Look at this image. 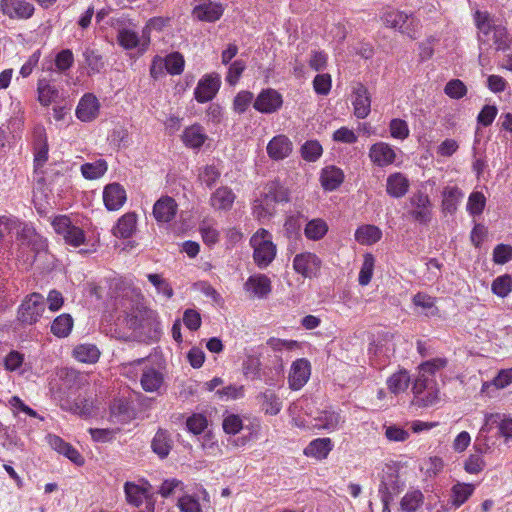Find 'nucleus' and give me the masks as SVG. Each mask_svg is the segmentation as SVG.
<instances>
[{"instance_id": "obj_32", "label": "nucleus", "mask_w": 512, "mask_h": 512, "mask_svg": "<svg viewBox=\"0 0 512 512\" xmlns=\"http://www.w3.org/2000/svg\"><path fill=\"white\" fill-rule=\"evenodd\" d=\"M313 420L315 428L332 432L339 427L341 416L334 410H323Z\"/></svg>"}, {"instance_id": "obj_35", "label": "nucleus", "mask_w": 512, "mask_h": 512, "mask_svg": "<svg viewBox=\"0 0 512 512\" xmlns=\"http://www.w3.org/2000/svg\"><path fill=\"white\" fill-rule=\"evenodd\" d=\"M475 485L458 482L451 488L450 502L454 509L461 507L474 493Z\"/></svg>"}, {"instance_id": "obj_60", "label": "nucleus", "mask_w": 512, "mask_h": 512, "mask_svg": "<svg viewBox=\"0 0 512 512\" xmlns=\"http://www.w3.org/2000/svg\"><path fill=\"white\" fill-rule=\"evenodd\" d=\"M389 130L394 139L404 140L408 138L410 130L405 120L394 118L390 121Z\"/></svg>"}, {"instance_id": "obj_12", "label": "nucleus", "mask_w": 512, "mask_h": 512, "mask_svg": "<svg viewBox=\"0 0 512 512\" xmlns=\"http://www.w3.org/2000/svg\"><path fill=\"white\" fill-rule=\"evenodd\" d=\"M282 105V95L272 88L262 90L253 103L255 110L265 114H271L278 111Z\"/></svg>"}, {"instance_id": "obj_3", "label": "nucleus", "mask_w": 512, "mask_h": 512, "mask_svg": "<svg viewBox=\"0 0 512 512\" xmlns=\"http://www.w3.org/2000/svg\"><path fill=\"white\" fill-rule=\"evenodd\" d=\"M45 311V301L42 294H28L17 310V320L23 325H33L39 321Z\"/></svg>"}, {"instance_id": "obj_8", "label": "nucleus", "mask_w": 512, "mask_h": 512, "mask_svg": "<svg viewBox=\"0 0 512 512\" xmlns=\"http://www.w3.org/2000/svg\"><path fill=\"white\" fill-rule=\"evenodd\" d=\"M221 86V77L218 73L205 74L197 83L194 90V98L198 103L211 101L218 93Z\"/></svg>"}, {"instance_id": "obj_47", "label": "nucleus", "mask_w": 512, "mask_h": 512, "mask_svg": "<svg viewBox=\"0 0 512 512\" xmlns=\"http://www.w3.org/2000/svg\"><path fill=\"white\" fill-rule=\"evenodd\" d=\"M424 500L420 490H413L404 495L401 500V509L405 512H416Z\"/></svg>"}, {"instance_id": "obj_51", "label": "nucleus", "mask_w": 512, "mask_h": 512, "mask_svg": "<svg viewBox=\"0 0 512 512\" xmlns=\"http://www.w3.org/2000/svg\"><path fill=\"white\" fill-rule=\"evenodd\" d=\"M486 206V197L482 192H472L467 201V211L470 215L476 216L482 214Z\"/></svg>"}, {"instance_id": "obj_52", "label": "nucleus", "mask_w": 512, "mask_h": 512, "mask_svg": "<svg viewBox=\"0 0 512 512\" xmlns=\"http://www.w3.org/2000/svg\"><path fill=\"white\" fill-rule=\"evenodd\" d=\"M510 384H512V368L502 369L494 377L491 383H483L481 392L484 393L486 389L490 387V385L495 386L497 389H503L509 386Z\"/></svg>"}, {"instance_id": "obj_16", "label": "nucleus", "mask_w": 512, "mask_h": 512, "mask_svg": "<svg viewBox=\"0 0 512 512\" xmlns=\"http://www.w3.org/2000/svg\"><path fill=\"white\" fill-rule=\"evenodd\" d=\"M177 211L176 200L165 195L155 202L152 213L157 223H169L175 218Z\"/></svg>"}, {"instance_id": "obj_9", "label": "nucleus", "mask_w": 512, "mask_h": 512, "mask_svg": "<svg viewBox=\"0 0 512 512\" xmlns=\"http://www.w3.org/2000/svg\"><path fill=\"white\" fill-rule=\"evenodd\" d=\"M0 11L11 20H27L33 16L35 8L27 0H0Z\"/></svg>"}, {"instance_id": "obj_10", "label": "nucleus", "mask_w": 512, "mask_h": 512, "mask_svg": "<svg viewBox=\"0 0 512 512\" xmlns=\"http://www.w3.org/2000/svg\"><path fill=\"white\" fill-rule=\"evenodd\" d=\"M311 376V364L306 358L292 362L288 373V385L291 390L298 391L305 386Z\"/></svg>"}, {"instance_id": "obj_7", "label": "nucleus", "mask_w": 512, "mask_h": 512, "mask_svg": "<svg viewBox=\"0 0 512 512\" xmlns=\"http://www.w3.org/2000/svg\"><path fill=\"white\" fill-rule=\"evenodd\" d=\"M410 216L416 222L427 225L432 219V203L429 195L421 190L413 193L409 198Z\"/></svg>"}, {"instance_id": "obj_20", "label": "nucleus", "mask_w": 512, "mask_h": 512, "mask_svg": "<svg viewBox=\"0 0 512 512\" xmlns=\"http://www.w3.org/2000/svg\"><path fill=\"white\" fill-rule=\"evenodd\" d=\"M369 158L377 166L385 167L394 163L396 152L390 144L378 142L370 147Z\"/></svg>"}, {"instance_id": "obj_44", "label": "nucleus", "mask_w": 512, "mask_h": 512, "mask_svg": "<svg viewBox=\"0 0 512 512\" xmlns=\"http://www.w3.org/2000/svg\"><path fill=\"white\" fill-rule=\"evenodd\" d=\"M162 60L168 74L180 75L184 71L185 60L181 53L172 52Z\"/></svg>"}, {"instance_id": "obj_55", "label": "nucleus", "mask_w": 512, "mask_h": 512, "mask_svg": "<svg viewBox=\"0 0 512 512\" xmlns=\"http://www.w3.org/2000/svg\"><path fill=\"white\" fill-rule=\"evenodd\" d=\"M444 468L443 460L440 457L434 456L425 459L420 467V470L426 477H435Z\"/></svg>"}, {"instance_id": "obj_30", "label": "nucleus", "mask_w": 512, "mask_h": 512, "mask_svg": "<svg viewBox=\"0 0 512 512\" xmlns=\"http://www.w3.org/2000/svg\"><path fill=\"white\" fill-rule=\"evenodd\" d=\"M344 181L343 171L336 166H327L320 174L321 186L326 191L336 190Z\"/></svg>"}, {"instance_id": "obj_11", "label": "nucleus", "mask_w": 512, "mask_h": 512, "mask_svg": "<svg viewBox=\"0 0 512 512\" xmlns=\"http://www.w3.org/2000/svg\"><path fill=\"white\" fill-rule=\"evenodd\" d=\"M294 270L305 278L316 277L321 268L320 258L311 252L297 254L293 259Z\"/></svg>"}, {"instance_id": "obj_40", "label": "nucleus", "mask_w": 512, "mask_h": 512, "mask_svg": "<svg viewBox=\"0 0 512 512\" xmlns=\"http://www.w3.org/2000/svg\"><path fill=\"white\" fill-rule=\"evenodd\" d=\"M117 43L125 50L138 49L141 53V39L138 32L130 28H120L117 31Z\"/></svg>"}, {"instance_id": "obj_24", "label": "nucleus", "mask_w": 512, "mask_h": 512, "mask_svg": "<svg viewBox=\"0 0 512 512\" xmlns=\"http://www.w3.org/2000/svg\"><path fill=\"white\" fill-rule=\"evenodd\" d=\"M257 400L260 404L261 410L266 415L276 416L282 410L283 401L278 396V394L271 389H267V390L261 392L257 396Z\"/></svg>"}, {"instance_id": "obj_1", "label": "nucleus", "mask_w": 512, "mask_h": 512, "mask_svg": "<svg viewBox=\"0 0 512 512\" xmlns=\"http://www.w3.org/2000/svg\"><path fill=\"white\" fill-rule=\"evenodd\" d=\"M475 26L478 29L479 46L494 47L496 51L510 49L512 37L507 28L497 23L488 12L477 10L474 14Z\"/></svg>"}, {"instance_id": "obj_2", "label": "nucleus", "mask_w": 512, "mask_h": 512, "mask_svg": "<svg viewBox=\"0 0 512 512\" xmlns=\"http://www.w3.org/2000/svg\"><path fill=\"white\" fill-rule=\"evenodd\" d=\"M249 243L253 249V261L258 268H267L276 258L277 247L267 229L259 228L251 236Z\"/></svg>"}, {"instance_id": "obj_15", "label": "nucleus", "mask_w": 512, "mask_h": 512, "mask_svg": "<svg viewBox=\"0 0 512 512\" xmlns=\"http://www.w3.org/2000/svg\"><path fill=\"white\" fill-rule=\"evenodd\" d=\"M404 488V483L400 480L399 473L393 467H388L387 471H384L381 476L379 485V495L390 496V499H394Z\"/></svg>"}, {"instance_id": "obj_33", "label": "nucleus", "mask_w": 512, "mask_h": 512, "mask_svg": "<svg viewBox=\"0 0 512 512\" xmlns=\"http://www.w3.org/2000/svg\"><path fill=\"white\" fill-rule=\"evenodd\" d=\"M137 215L134 212H128L122 215L113 228V234L118 238H129L136 230Z\"/></svg>"}, {"instance_id": "obj_56", "label": "nucleus", "mask_w": 512, "mask_h": 512, "mask_svg": "<svg viewBox=\"0 0 512 512\" xmlns=\"http://www.w3.org/2000/svg\"><path fill=\"white\" fill-rule=\"evenodd\" d=\"M207 426L208 420L206 416L200 413H194L186 420L187 430L194 435L203 433Z\"/></svg>"}, {"instance_id": "obj_23", "label": "nucleus", "mask_w": 512, "mask_h": 512, "mask_svg": "<svg viewBox=\"0 0 512 512\" xmlns=\"http://www.w3.org/2000/svg\"><path fill=\"white\" fill-rule=\"evenodd\" d=\"M236 200V194L228 186L218 187L210 196L209 203L215 211H229Z\"/></svg>"}, {"instance_id": "obj_58", "label": "nucleus", "mask_w": 512, "mask_h": 512, "mask_svg": "<svg viewBox=\"0 0 512 512\" xmlns=\"http://www.w3.org/2000/svg\"><path fill=\"white\" fill-rule=\"evenodd\" d=\"M408 20V15L402 11H389L383 15V21L387 27L402 29Z\"/></svg>"}, {"instance_id": "obj_53", "label": "nucleus", "mask_w": 512, "mask_h": 512, "mask_svg": "<svg viewBox=\"0 0 512 512\" xmlns=\"http://www.w3.org/2000/svg\"><path fill=\"white\" fill-rule=\"evenodd\" d=\"M221 172L215 165H206L201 168L198 178L208 188H212L220 179Z\"/></svg>"}, {"instance_id": "obj_61", "label": "nucleus", "mask_w": 512, "mask_h": 512, "mask_svg": "<svg viewBox=\"0 0 512 512\" xmlns=\"http://www.w3.org/2000/svg\"><path fill=\"white\" fill-rule=\"evenodd\" d=\"M177 507L180 512H202L198 498L189 494H185L178 499Z\"/></svg>"}, {"instance_id": "obj_54", "label": "nucleus", "mask_w": 512, "mask_h": 512, "mask_svg": "<svg viewBox=\"0 0 512 512\" xmlns=\"http://www.w3.org/2000/svg\"><path fill=\"white\" fill-rule=\"evenodd\" d=\"M147 278L149 282L156 288L157 293L162 294L167 299H170L174 295L173 288L169 282L162 277L160 274H148Z\"/></svg>"}, {"instance_id": "obj_63", "label": "nucleus", "mask_w": 512, "mask_h": 512, "mask_svg": "<svg viewBox=\"0 0 512 512\" xmlns=\"http://www.w3.org/2000/svg\"><path fill=\"white\" fill-rule=\"evenodd\" d=\"M246 68L245 62L243 60H235L233 63L230 64L228 68V72L226 75V82L234 86L238 83L242 73L244 72Z\"/></svg>"}, {"instance_id": "obj_43", "label": "nucleus", "mask_w": 512, "mask_h": 512, "mask_svg": "<svg viewBox=\"0 0 512 512\" xmlns=\"http://www.w3.org/2000/svg\"><path fill=\"white\" fill-rule=\"evenodd\" d=\"M124 493L129 505L140 507L143 503L146 489L134 482L127 481L124 484Z\"/></svg>"}, {"instance_id": "obj_19", "label": "nucleus", "mask_w": 512, "mask_h": 512, "mask_svg": "<svg viewBox=\"0 0 512 512\" xmlns=\"http://www.w3.org/2000/svg\"><path fill=\"white\" fill-rule=\"evenodd\" d=\"M99 110L100 103L97 97L92 93H86L77 105L76 116L82 122H90L97 118Z\"/></svg>"}, {"instance_id": "obj_38", "label": "nucleus", "mask_w": 512, "mask_h": 512, "mask_svg": "<svg viewBox=\"0 0 512 512\" xmlns=\"http://www.w3.org/2000/svg\"><path fill=\"white\" fill-rule=\"evenodd\" d=\"M354 237L361 245H373L382 238V231L375 225H362L356 229Z\"/></svg>"}, {"instance_id": "obj_29", "label": "nucleus", "mask_w": 512, "mask_h": 512, "mask_svg": "<svg viewBox=\"0 0 512 512\" xmlns=\"http://www.w3.org/2000/svg\"><path fill=\"white\" fill-rule=\"evenodd\" d=\"M333 449V443L330 438H317L312 440L304 449V455L317 460L326 459Z\"/></svg>"}, {"instance_id": "obj_22", "label": "nucleus", "mask_w": 512, "mask_h": 512, "mask_svg": "<svg viewBox=\"0 0 512 512\" xmlns=\"http://www.w3.org/2000/svg\"><path fill=\"white\" fill-rule=\"evenodd\" d=\"M19 241L21 247H30L35 254L45 251L47 248L46 239L29 225H24L19 232Z\"/></svg>"}, {"instance_id": "obj_27", "label": "nucleus", "mask_w": 512, "mask_h": 512, "mask_svg": "<svg viewBox=\"0 0 512 512\" xmlns=\"http://www.w3.org/2000/svg\"><path fill=\"white\" fill-rule=\"evenodd\" d=\"M464 194L457 186H446L442 192L441 209L444 214L453 215L461 202Z\"/></svg>"}, {"instance_id": "obj_18", "label": "nucleus", "mask_w": 512, "mask_h": 512, "mask_svg": "<svg viewBox=\"0 0 512 512\" xmlns=\"http://www.w3.org/2000/svg\"><path fill=\"white\" fill-rule=\"evenodd\" d=\"M126 199V191L121 184L114 182L104 187L103 202L107 210H119L125 204Z\"/></svg>"}, {"instance_id": "obj_28", "label": "nucleus", "mask_w": 512, "mask_h": 512, "mask_svg": "<svg viewBox=\"0 0 512 512\" xmlns=\"http://www.w3.org/2000/svg\"><path fill=\"white\" fill-rule=\"evenodd\" d=\"M204 128L200 124H193L184 129L181 139L188 148L199 149L207 140Z\"/></svg>"}, {"instance_id": "obj_64", "label": "nucleus", "mask_w": 512, "mask_h": 512, "mask_svg": "<svg viewBox=\"0 0 512 512\" xmlns=\"http://www.w3.org/2000/svg\"><path fill=\"white\" fill-rule=\"evenodd\" d=\"M512 259V246L508 244H498L493 250V262L503 265Z\"/></svg>"}, {"instance_id": "obj_21", "label": "nucleus", "mask_w": 512, "mask_h": 512, "mask_svg": "<svg viewBox=\"0 0 512 512\" xmlns=\"http://www.w3.org/2000/svg\"><path fill=\"white\" fill-rule=\"evenodd\" d=\"M95 401L93 398L77 396L73 401L64 400L61 408L83 418L91 417L95 411Z\"/></svg>"}, {"instance_id": "obj_34", "label": "nucleus", "mask_w": 512, "mask_h": 512, "mask_svg": "<svg viewBox=\"0 0 512 512\" xmlns=\"http://www.w3.org/2000/svg\"><path fill=\"white\" fill-rule=\"evenodd\" d=\"M38 101L42 106H49L59 97V90L47 78H40L37 82Z\"/></svg>"}, {"instance_id": "obj_13", "label": "nucleus", "mask_w": 512, "mask_h": 512, "mask_svg": "<svg viewBox=\"0 0 512 512\" xmlns=\"http://www.w3.org/2000/svg\"><path fill=\"white\" fill-rule=\"evenodd\" d=\"M352 105L354 115L358 119H365L371 112V97L368 89L361 82L352 87Z\"/></svg>"}, {"instance_id": "obj_50", "label": "nucleus", "mask_w": 512, "mask_h": 512, "mask_svg": "<svg viewBox=\"0 0 512 512\" xmlns=\"http://www.w3.org/2000/svg\"><path fill=\"white\" fill-rule=\"evenodd\" d=\"M448 360L445 357H437L421 363L418 367L423 375L434 376L438 371L446 368Z\"/></svg>"}, {"instance_id": "obj_49", "label": "nucleus", "mask_w": 512, "mask_h": 512, "mask_svg": "<svg viewBox=\"0 0 512 512\" xmlns=\"http://www.w3.org/2000/svg\"><path fill=\"white\" fill-rule=\"evenodd\" d=\"M492 292L500 298H505L512 291V277L504 274L495 278L491 284Z\"/></svg>"}, {"instance_id": "obj_6", "label": "nucleus", "mask_w": 512, "mask_h": 512, "mask_svg": "<svg viewBox=\"0 0 512 512\" xmlns=\"http://www.w3.org/2000/svg\"><path fill=\"white\" fill-rule=\"evenodd\" d=\"M55 232L63 237L65 243L73 247H79L85 242L84 231L71 223L69 217L59 215L52 221Z\"/></svg>"}, {"instance_id": "obj_37", "label": "nucleus", "mask_w": 512, "mask_h": 512, "mask_svg": "<svg viewBox=\"0 0 512 512\" xmlns=\"http://www.w3.org/2000/svg\"><path fill=\"white\" fill-rule=\"evenodd\" d=\"M73 357L81 363L94 364L100 358V350L95 344H79L73 349Z\"/></svg>"}, {"instance_id": "obj_5", "label": "nucleus", "mask_w": 512, "mask_h": 512, "mask_svg": "<svg viewBox=\"0 0 512 512\" xmlns=\"http://www.w3.org/2000/svg\"><path fill=\"white\" fill-rule=\"evenodd\" d=\"M139 367L141 370L140 384L146 392H158L164 384V375L153 366L145 364V360L137 359L128 364L129 370Z\"/></svg>"}, {"instance_id": "obj_42", "label": "nucleus", "mask_w": 512, "mask_h": 512, "mask_svg": "<svg viewBox=\"0 0 512 512\" xmlns=\"http://www.w3.org/2000/svg\"><path fill=\"white\" fill-rule=\"evenodd\" d=\"M328 229V224L325 220L321 218H314L306 224L304 228V235L309 240L318 241L327 234Z\"/></svg>"}, {"instance_id": "obj_25", "label": "nucleus", "mask_w": 512, "mask_h": 512, "mask_svg": "<svg viewBox=\"0 0 512 512\" xmlns=\"http://www.w3.org/2000/svg\"><path fill=\"white\" fill-rule=\"evenodd\" d=\"M410 187L409 179L400 172L390 174L386 180V192L393 198H402Z\"/></svg>"}, {"instance_id": "obj_45", "label": "nucleus", "mask_w": 512, "mask_h": 512, "mask_svg": "<svg viewBox=\"0 0 512 512\" xmlns=\"http://www.w3.org/2000/svg\"><path fill=\"white\" fill-rule=\"evenodd\" d=\"M107 163L100 159L93 163H85L81 166V173L88 180H95L102 177L107 171Z\"/></svg>"}, {"instance_id": "obj_31", "label": "nucleus", "mask_w": 512, "mask_h": 512, "mask_svg": "<svg viewBox=\"0 0 512 512\" xmlns=\"http://www.w3.org/2000/svg\"><path fill=\"white\" fill-rule=\"evenodd\" d=\"M156 313L143 305H137L126 313V323L130 329L137 330L144 327L146 319L153 318Z\"/></svg>"}, {"instance_id": "obj_4", "label": "nucleus", "mask_w": 512, "mask_h": 512, "mask_svg": "<svg viewBox=\"0 0 512 512\" xmlns=\"http://www.w3.org/2000/svg\"><path fill=\"white\" fill-rule=\"evenodd\" d=\"M413 404L419 407L434 405L438 400V391L427 375L419 372L412 386Z\"/></svg>"}, {"instance_id": "obj_39", "label": "nucleus", "mask_w": 512, "mask_h": 512, "mask_svg": "<svg viewBox=\"0 0 512 512\" xmlns=\"http://www.w3.org/2000/svg\"><path fill=\"white\" fill-rule=\"evenodd\" d=\"M411 378L409 372L405 369H401L393 373L386 381L388 390L397 395L405 392L409 387Z\"/></svg>"}, {"instance_id": "obj_14", "label": "nucleus", "mask_w": 512, "mask_h": 512, "mask_svg": "<svg viewBox=\"0 0 512 512\" xmlns=\"http://www.w3.org/2000/svg\"><path fill=\"white\" fill-rule=\"evenodd\" d=\"M266 151L271 160L281 161L291 155L293 143L285 134H278L268 142Z\"/></svg>"}, {"instance_id": "obj_41", "label": "nucleus", "mask_w": 512, "mask_h": 512, "mask_svg": "<svg viewBox=\"0 0 512 512\" xmlns=\"http://www.w3.org/2000/svg\"><path fill=\"white\" fill-rule=\"evenodd\" d=\"M74 320L68 313L57 316L51 324V333L58 338L67 337L73 328Z\"/></svg>"}, {"instance_id": "obj_46", "label": "nucleus", "mask_w": 512, "mask_h": 512, "mask_svg": "<svg viewBox=\"0 0 512 512\" xmlns=\"http://www.w3.org/2000/svg\"><path fill=\"white\" fill-rule=\"evenodd\" d=\"M375 257L372 253L363 255V263L359 271L358 282L361 286H367L373 277Z\"/></svg>"}, {"instance_id": "obj_36", "label": "nucleus", "mask_w": 512, "mask_h": 512, "mask_svg": "<svg viewBox=\"0 0 512 512\" xmlns=\"http://www.w3.org/2000/svg\"><path fill=\"white\" fill-rule=\"evenodd\" d=\"M222 14V5L214 2L201 4L193 9L194 17L201 21L214 22L220 19Z\"/></svg>"}, {"instance_id": "obj_62", "label": "nucleus", "mask_w": 512, "mask_h": 512, "mask_svg": "<svg viewBox=\"0 0 512 512\" xmlns=\"http://www.w3.org/2000/svg\"><path fill=\"white\" fill-rule=\"evenodd\" d=\"M332 87V78L328 73L318 74L313 80L314 91L318 95H328Z\"/></svg>"}, {"instance_id": "obj_59", "label": "nucleus", "mask_w": 512, "mask_h": 512, "mask_svg": "<svg viewBox=\"0 0 512 512\" xmlns=\"http://www.w3.org/2000/svg\"><path fill=\"white\" fill-rule=\"evenodd\" d=\"M199 232L201 234L203 242L207 246H214L218 243L220 238V232L210 223L202 222L199 227Z\"/></svg>"}, {"instance_id": "obj_48", "label": "nucleus", "mask_w": 512, "mask_h": 512, "mask_svg": "<svg viewBox=\"0 0 512 512\" xmlns=\"http://www.w3.org/2000/svg\"><path fill=\"white\" fill-rule=\"evenodd\" d=\"M300 153L305 161L315 162L322 156L323 148L317 140H308L301 146Z\"/></svg>"}, {"instance_id": "obj_26", "label": "nucleus", "mask_w": 512, "mask_h": 512, "mask_svg": "<svg viewBox=\"0 0 512 512\" xmlns=\"http://www.w3.org/2000/svg\"><path fill=\"white\" fill-rule=\"evenodd\" d=\"M173 448V440L168 430L158 429L151 441L152 451L160 458L168 457Z\"/></svg>"}, {"instance_id": "obj_17", "label": "nucleus", "mask_w": 512, "mask_h": 512, "mask_svg": "<svg viewBox=\"0 0 512 512\" xmlns=\"http://www.w3.org/2000/svg\"><path fill=\"white\" fill-rule=\"evenodd\" d=\"M244 289L253 297L264 299L272 292V282L267 275L258 273L248 277L244 283Z\"/></svg>"}, {"instance_id": "obj_57", "label": "nucleus", "mask_w": 512, "mask_h": 512, "mask_svg": "<svg viewBox=\"0 0 512 512\" xmlns=\"http://www.w3.org/2000/svg\"><path fill=\"white\" fill-rule=\"evenodd\" d=\"M444 93L448 97L458 100L467 94V87L460 79H452L446 83Z\"/></svg>"}]
</instances>
